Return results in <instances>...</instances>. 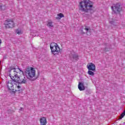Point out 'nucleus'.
<instances>
[{
  "label": "nucleus",
  "mask_w": 125,
  "mask_h": 125,
  "mask_svg": "<svg viewBox=\"0 0 125 125\" xmlns=\"http://www.w3.org/2000/svg\"><path fill=\"white\" fill-rule=\"evenodd\" d=\"M84 29L85 30V31H86V32H88V31H89V27H85L84 28Z\"/></svg>",
  "instance_id": "nucleus-19"
},
{
  "label": "nucleus",
  "mask_w": 125,
  "mask_h": 125,
  "mask_svg": "<svg viewBox=\"0 0 125 125\" xmlns=\"http://www.w3.org/2000/svg\"><path fill=\"white\" fill-rule=\"evenodd\" d=\"M80 10L83 12H89L93 10V2L90 0H83L79 3Z\"/></svg>",
  "instance_id": "nucleus-1"
},
{
  "label": "nucleus",
  "mask_w": 125,
  "mask_h": 125,
  "mask_svg": "<svg viewBox=\"0 0 125 125\" xmlns=\"http://www.w3.org/2000/svg\"><path fill=\"white\" fill-rule=\"evenodd\" d=\"M6 86L8 91L15 93L17 91H20L21 88L19 84L17 83L14 80H10L7 81Z\"/></svg>",
  "instance_id": "nucleus-2"
},
{
  "label": "nucleus",
  "mask_w": 125,
  "mask_h": 125,
  "mask_svg": "<svg viewBox=\"0 0 125 125\" xmlns=\"http://www.w3.org/2000/svg\"><path fill=\"white\" fill-rule=\"evenodd\" d=\"M41 125H46L47 122L45 117H42L40 120Z\"/></svg>",
  "instance_id": "nucleus-11"
},
{
  "label": "nucleus",
  "mask_w": 125,
  "mask_h": 125,
  "mask_svg": "<svg viewBox=\"0 0 125 125\" xmlns=\"http://www.w3.org/2000/svg\"><path fill=\"white\" fill-rule=\"evenodd\" d=\"M87 74L88 75H89V76H94V73L92 72L91 70H88Z\"/></svg>",
  "instance_id": "nucleus-14"
},
{
  "label": "nucleus",
  "mask_w": 125,
  "mask_h": 125,
  "mask_svg": "<svg viewBox=\"0 0 125 125\" xmlns=\"http://www.w3.org/2000/svg\"><path fill=\"white\" fill-rule=\"evenodd\" d=\"M111 9L113 12H114L115 14L120 13V12L122 10V6H121V4H120V3L113 4L111 6Z\"/></svg>",
  "instance_id": "nucleus-7"
},
{
  "label": "nucleus",
  "mask_w": 125,
  "mask_h": 125,
  "mask_svg": "<svg viewBox=\"0 0 125 125\" xmlns=\"http://www.w3.org/2000/svg\"><path fill=\"white\" fill-rule=\"evenodd\" d=\"M21 72L22 71L19 68H16L14 66L10 67L9 70L10 78L13 81H16L17 77L20 75Z\"/></svg>",
  "instance_id": "nucleus-3"
},
{
  "label": "nucleus",
  "mask_w": 125,
  "mask_h": 125,
  "mask_svg": "<svg viewBox=\"0 0 125 125\" xmlns=\"http://www.w3.org/2000/svg\"><path fill=\"white\" fill-rule=\"evenodd\" d=\"M25 75L28 80H31L36 77V70L33 67H28L25 70Z\"/></svg>",
  "instance_id": "nucleus-5"
},
{
  "label": "nucleus",
  "mask_w": 125,
  "mask_h": 125,
  "mask_svg": "<svg viewBox=\"0 0 125 125\" xmlns=\"http://www.w3.org/2000/svg\"><path fill=\"white\" fill-rule=\"evenodd\" d=\"M125 116V114H124V113H122L121 115V116L120 117V119H122V118H124Z\"/></svg>",
  "instance_id": "nucleus-18"
},
{
  "label": "nucleus",
  "mask_w": 125,
  "mask_h": 125,
  "mask_svg": "<svg viewBox=\"0 0 125 125\" xmlns=\"http://www.w3.org/2000/svg\"><path fill=\"white\" fill-rule=\"evenodd\" d=\"M73 59H75V60H79V56L78 55H74L73 56Z\"/></svg>",
  "instance_id": "nucleus-17"
},
{
  "label": "nucleus",
  "mask_w": 125,
  "mask_h": 125,
  "mask_svg": "<svg viewBox=\"0 0 125 125\" xmlns=\"http://www.w3.org/2000/svg\"><path fill=\"white\" fill-rule=\"evenodd\" d=\"M109 23L110 24H113L115 23V22H116V20H115L114 19H110L109 20Z\"/></svg>",
  "instance_id": "nucleus-15"
},
{
  "label": "nucleus",
  "mask_w": 125,
  "mask_h": 125,
  "mask_svg": "<svg viewBox=\"0 0 125 125\" xmlns=\"http://www.w3.org/2000/svg\"><path fill=\"white\" fill-rule=\"evenodd\" d=\"M16 34H18V35H22V34H23V32H22V31L19 30H16Z\"/></svg>",
  "instance_id": "nucleus-16"
},
{
  "label": "nucleus",
  "mask_w": 125,
  "mask_h": 125,
  "mask_svg": "<svg viewBox=\"0 0 125 125\" xmlns=\"http://www.w3.org/2000/svg\"><path fill=\"white\" fill-rule=\"evenodd\" d=\"M87 68L89 70L95 71V69H96L95 64H94V63H93L92 62L89 63L87 65Z\"/></svg>",
  "instance_id": "nucleus-9"
},
{
  "label": "nucleus",
  "mask_w": 125,
  "mask_h": 125,
  "mask_svg": "<svg viewBox=\"0 0 125 125\" xmlns=\"http://www.w3.org/2000/svg\"><path fill=\"white\" fill-rule=\"evenodd\" d=\"M78 88L80 91L84 90V89H85V87H84L83 83L80 82L78 84Z\"/></svg>",
  "instance_id": "nucleus-10"
},
{
  "label": "nucleus",
  "mask_w": 125,
  "mask_h": 125,
  "mask_svg": "<svg viewBox=\"0 0 125 125\" xmlns=\"http://www.w3.org/2000/svg\"><path fill=\"white\" fill-rule=\"evenodd\" d=\"M123 113L125 115V110L124 111V112H123Z\"/></svg>",
  "instance_id": "nucleus-21"
},
{
  "label": "nucleus",
  "mask_w": 125,
  "mask_h": 125,
  "mask_svg": "<svg viewBox=\"0 0 125 125\" xmlns=\"http://www.w3.org/2000/svg\"><path fill=\"white\" fill-rule=\"evenodd\" d=\"M2 7H5L4 6L2 5V4L0 5V9L2 10Z\"/></svg>",
  "instance_id": "nucleus-20"
},
{
  "label": "nucleus",
  "mask_w": 125,
  "mask_h": 125,
  "mask_svg": "<svg viewBox=\"0 0 125 125\" xmlns=\"http://www.w3.org/2000/svg\"><path fill=\"white\" fill-rule=\"evenodd\" d=\"M5 27L7 29H10V28H13L15 26L14 21L13 19H7L4 22Z\"/></svg>",
  "instance_id": "nucleus-8"
},
{
  "label": "nucleus",
  "mask_w": 125,
  "mask_h": 125,
  "mask_svg": "<svg viewBox=\"0 0 125 125\" xmlns=\"http://www.w3.org/2000/svg\"><path fill=\"white\" fill-rule=\"evenodd\" d=\"M51 52L53 55H58L60 53L61 50L58 44L55 42H52L50 45Z\"/></svg>",
  "instance_id": "nucleus-4"
},
{
  "label": "nucleus",
  "mask_w": 125,
  "mask_h": 125,
  "mask_svg": "<svg viewBox=\"0 0 125 125\" xmlns=\"http://www.w3.org/2000/svg\"><path fill=\"white\" fill-rule=\"evenodd\" d=\"M17 83H27V80L25 78V75H24V73L21 71L20 72L19 76H18L17 77V79L15 80Z\"/></svg>",
  "instance_id": "nucleus-6"
},
{
  "label": "nucleus",
  "mask_w": 125,
  "mask_h": 125,
  "mask_svg": "<svg viewBox=\"0 0 125 125\" xmlns=\"http://www.w3.org/2000/svg\"><path fill=\"white\" fill-rule=\"evenodd\" d=\"M47 26L49 27V28H52L54 27L53 26V22L51 21H49L48 22V23L47 24Z\"/></svg>",
  "instance_id": "nucleus-13"
},
{
  "label": "nucleus",
  "mask_w": 125,
  "mask_h": 125,
  "mask_svg": "<svg viewBox=\"0 0 125 125\" xmlns=\"http://www.w3.org/2000/svg\"><path fill=\"white\" fill-rule=\"evenodd\" d=\"M57 16L58 17L56 18V19H57V20H60L61 18H64V15H63V14L62 13L58 14Z\"/></svg>",
  "instance_id": "nucleus-12"
}]
</instances>
